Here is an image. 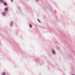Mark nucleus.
I'll list each match as a JSON object with an SVG mask.
<instances>
[{
  "mask_svg": "<svg viewBox=\"0 0 75 75\" xmlns=\"http://www.w3.org/2000/svg\"><path fill=\"white\" fill-rule=\"evenodd\" d=\"M1 3H3L4 2V0H0Z\"/></svg>",
  "mask_w": 75,
  "mask_h": 75,
  "instance_id": "obj_1",
  "label": "nucleus"
},
{
  "mask_svg": "<svg viewBox=\"0 0 75 75\" xmlns=\"http://www.w3.org/2000/svg\"><path fill=\"white\" fill-rule=\"evenodd\" d=\"M3 15H4H4H6V13L5 12H3Z\"/></svg>",
  "mask_w": 75,
  "mask_h": 75,
  "instance_id": "obj_2",
  "label": "nucleus"
},
{
  "mask_svg": "<svg viewBox=\"0 0 75 75\" xmlns=\"http://www.w3.org/2000/svg\"><path fill=\"white\" fill-rule=\"evenodd\" d=\"M8 10V8H5V11H7V10Z\"/></svg>",
  "mask_w": 75,
  "mask_h": 75,
  "instance_id": "obj_3",
  "label": "nucleus"
},
{
  "mask_svg": "<svg viewBox=\"0 0 75 75\" xmlns=\"http://www.w3.org/2000/svg\"><path fill=\"white\" fill-rule=\"evenodd\" d=\"M52 53H53V54H55V52L54 51V50H52Z\"/></svg>",
  "mask_w": 75,
  "mask_h": 75,
  "instance_id": "obj_4",
  "label": "nucleus"
},
{
  "mask_svg": "<svg viewBox=\"0 0 75 75\" xmlns=\"http://www.w3.org/2000/svg\"><path fill=\"white\" fill-rule=\"evenodd\" d=\"M4 4L6 6H7V4L6 3V2H4Z\"/></svg>",
  "mask_w": 75,
  "mask_h": 75,
  "instance_id": "obj_5",
  "label": "nucleus"
},
{
  "mask_svg": "<svg viewBox=\"0 0 75 75\" xmlns=\"http://www.w3.org/2000/svg\"><path fill=\"white\" fill-rule=\"evenodd\" d=\"M2 75H5V73H4V72L3 73H2Z\"/></svg>",
  "mask_w": 75,
  "mask_h": 75,
  "instance_id": "obj_6",
  "label": "nucleus"
},
{
  "mask_svg": "<svg viewBox=\"0 0 75 75\" xmlns=\"http://www.w3.org/2000/svg\"><path fill=\"white\" fill-rule=\"evenodd\" d=\"M30 27H31V25H30Z\"/></svg>",
  "mask_w": 75,
  "mask_h": 75,
  "instance_id": "obj_7",
  "label": "nucleus"
}]
</instances>
